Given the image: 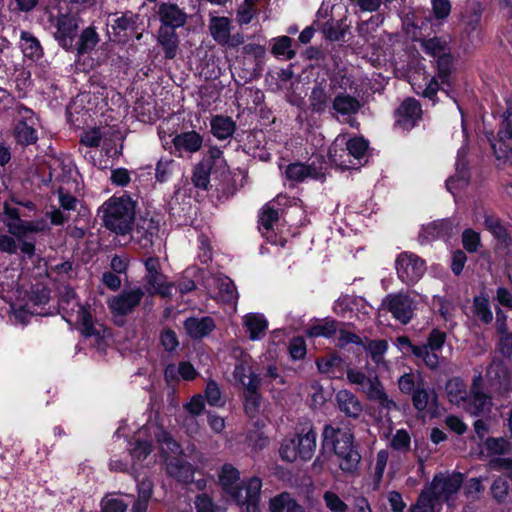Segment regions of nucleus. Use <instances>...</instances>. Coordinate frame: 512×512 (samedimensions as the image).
Instances as JSON below:
<instances>
[{"label":"nucleus","instance_id":"f257e3e1","mask_svg":"<svg viewBox=\"0 0 512 512\" xmlns=\"http://www.w3.org/2000/svg\"><path fill=\"white\" fill-rule=\"evenodd\" d=\"M323 438L325 443L332 444L341 471L346 475H355L359 469L361 456L353 445L350 431L326 425Z\"/></svg>","mask_w":512,"mask_h":512},{"label":"nucleus","instance_id":"f03ea898","mask_svg":"<svg viewBox=\"0 0 512 512\" xmlns=\"http://www.w3.org/2000/svg\"><path fill=\"white\" fill-rule=\"evenodd\" d=\"M346 375L352 385H356L360 392L365 394L369 400L378 403L381 409L387 413L399 409L396 402L386 393L376 372L371 368H348Z\"/></svg>","mask_w":512,"mask_h":512},{"label":"nucleus","instance_id":"7ed1b4c3","mask_svg":"<svg viewBox=\"0 0 512 512\" xmlns=\"http://www.w3.org/2000/svg\"><path fill=\"white\" fill-rule=\"evenodd\" d=\"M152 434L159 444L163 457H167L169 453L177 454L179 452L178 443L162 427L149 423L136 434L135 446L130 450L133 460L142 461L150 454Z\"/></svg>","mask_w":512,"mask_h":512},{"label":"nucleus","instance_id":"20e7f679","mask_svg":"<svg viewBox=\"0 0 512 512\" xmlns=\"http://www.w3.org/2000/svg\"><path fill=\"white\" fill-rule=\"evenodd\" d=\"M218 482L223 491L235 502L255 499L261 492L262 481L257 477L250 478L243 485L240 483V472L232 464H224L218 472Z\"/></svg>","mask_w":512,"mask_h":512},{"label":"nucleus","instance_id":"39448f33","mask_svg":"<svg viewBox=\"0 0 512 512\" xmlns=\"http://www.w3.org/2000/svg\"><path fill=\"white\" fill-rule=\"evenodd\" d=\"M482 377L478 375L474 378L470 389L469 397H465L466 392L464 384L457 380H451L447 384L448 395L451 402L460 404L471 415H479L489 411L491 406V398L481 391Z\"/></svg>","mask_w":512,"mask_h":512},{"label":"nucleus","instance_id":"423d86ee","mask_svg":"<svg viewBox=\"0 0 512 512\" xmlns=\"http://www.w3.org/2000/svg\"><path fill=\"white\" fill-rule=\"evenodd\" d=\"M134 216V202L127 196L112 197L103 205L104 224L117 234L125 235L131 231Z\"/></svg>","mask_w":512,"mask_h":512},{"label":"nucleus","instance_id":"0eeeda50","mask_svg":"<svg viewBox=\"0 0 512 512\" xmlns=\"http://www.w3.org/2000/svg\"><path fill=\"white\" fill-rule=\"evenodd\" d=\"M368 149V142L362 137L347 139L346 135H338L330 148V157L332 161L344 168H353L356 163L343 158L344 155L351 156L355 160L360 161L365 157Z\"/></svg>","mask_w":512,"mask_h":512},{"label":"nucleus","instance_id":"6e6552de","mask_svg":"<svg viewBox=\"0 0 512 512\" xmlns=\"http://www.w3.org/2000/svg\"><path fill=\"white\" fill-rule=\"evenodd\" d=\"M63 311L75 312V321L80 322L81 332L85 337H95L96 340L106 337L107 331L101 324H94L91 315L76 300L75 292L67 289L65 296L60 301Z\"/></svg>","mask_w":512,"mask_h":512},{"label":"nucleus","instance_id":"1a4fd4ad","mask_svg":"<svg viewBox=\"0 0 512 512\" xmlns=\"http://www.w3.org/2000/svg\"><path fill=\"white\" fill-rule=\"evenodd\" d=\"M462 483L463 477L460 473H440L424 491L429 493L434 502H446L451 505Z\"/></svg>","mask_w":512,"mask_h":512},{"label":"nucleus","instance_id":"9d476101","mask_svg":"<svg viewBox=\"0 0 512 512\" xmlns=\"http://www.w3.org/2000/svg\"><path fill=\"white\" fill-rule=\"evenodd\" d=\"M492 149L497 160L512 165V96L507 100V111Z\"/></svg>","mask_w":512,"mask_h":512},{"label":"nucleus","instance_id":"9b49d317","mask_svg":"<svg viewBox=\"0 0 512 512\" xmlns=\"http://www.w3.org/2000/svg\"><path fill=\"white\" fill-rule=\"evenodd\" d=\"M395 267L400 280L408 285L418 282L425 272L424 261L410 252L398 255Z\"/></svg>","mask_w":512,"mask_h":512},{"label":"nucleus","instance_id":"f8f14e48","mask_svg":"<svg viewBox=\"0 0 512 512\" xmlns=\"http://www.w3.org/2000/svg\"><path fill=\"white\" fill-rule=\"evenodd\" d=\"M36 125L34 112L26 107H18L14 127L16 141L22 145L34 144L38 139Z\"/></svg>","mask_w":512,"mask_h":512},{"label":"nucleus","instance_id":"ddd939ff","mask_svg":"<svg viewBox=\"0 0 512 512\" xmlns=\"http://www.w3.org/2000/svg\"><path fill=\"white\" fill-rule=\"evenodd\" d=\"M144 297L141 288L123 290L118 295L108 299V307L114 316H125L132 313L138 307Z\"/></svg>","mask_w":512,"mask_h":512},{"label":"nucleus","instance_id":"4468645a","mask_svg":"<svg viewBox=\"0 0 512 512\" xmlns=\"http://www.w3.org/2000/svg\"><path fill=\"white\" fill-rule=\"evenodd\" d=\"M388 311L402 324H408L416 309L415 301L407 294H389L383 300Z\"/></svg>","mask_w":512,"mask_h":512},{"label":"nucleus","instance_id":"2eb2a0df","mask_svg":"<svg viewBox=\"0 0 512 512\" xmlns=\"http://www.w3.org/2000/svg\"><path fill=\"white\" fill-rule=\"evenodd\" d=\"M437 70V76L432 77L429 80L422 93L424 97H427L429 99H433L436 96L438 90L440 89L438 79L441 80V84L443 86H451L450 74L452 71V58L449 53L437 58ZM441 89L445 91L447 95H449L448 91L445 90L444 87H441Z\"/></svg>","mask_w":512,"mask_h":512},{"label":"nucleus","instance_id":"dca6fc26","mask_svg":"<svg viewBox=\"0 0 512 512\" xmlns=\"http://www.w3.org/2000/svg\"><path fill=\"white\" fill-rule=\"evenodd\" d=\"M146 276L145 279L148 283V292L152 295L159 294L162 297L171 295L170 284L166 283L165 276L160 272L159 259L156 257H149L145 261Z\"/></svg>","mask_w":512,"mask_h":512},{"label":"nucleus","instance_id":"f3484780","mask_svg":"<svg viewBox=\"0 0 512 512\" xmlns=\"http://www.w3.org/2000/svg\"><path fill=\"white\" fill-rule=\"evenodd\" d=\"M160 229L158 220L153 217H140L135 228H131L132 239L138 243L142 248H147L153 244V240L157 237Z\"/></svg>","mask_w":512,"mask_h":512},{"label":"nucleus","instance_id":"a211bd4d","mask_svg":"<svg viewBox=\"0 0 512 512\" xmlns=\"http://www.w3.org/2000/svg\"><path fill=\"white\" fill-rule=\"evenodd\" d=\"M79 22L73 15H61L56 21L55 38L66 50L73 47V42L78 35Z\"/></svg>","mask_w":512,"mask_h":512},{"label":"nucleus","instance_id":"6ab92c4d","mask_svg":"<svg viewBox=\"0 0 512 512\" xmlns=\"http://www.w3.org/2000/svg\"><path fill=\"white\" fill-rule=\"evenodd\" d=\"M206 287L211 293L212 297L218 301L230 303L238 298L236 287L232 280L226 276H214L208 279Z\"/></svg>","mask_w":512,"mask_h":512},{"label":"nucleus","instance_id":"aec40b11","mask_svg":"<svg viewBox=\"0 0 512 512\" xmlns=\"http://www.w3.org/2000/svg\"><path fill=\"white\" fill-rule=\"evenodd\" d=\"M361 108L359 100L347 93H339L332 101V115L347 118L352 127H356L357 122L352 116L358 113Z\"/></svg>","mask_w":512,"mask_h":512},{"label":"nucleus","instance_id":"412c9836","mask_svg":"<svg viewBox=\"0 0 512 512\" xmlns=\"http://www.w3.org/2000/svg\"><path fill=\"white\" fill-rule=\"evenodd\" d=\"M285 176L292 182H303L306 179L323 180L325 172L321 167H316L314 163L305 165L295 162L289 164L285 169Z\"/></svg>","mask_w":512,"mask_h":512},{"label":"nucleus","instance_id":"4be33fe9","mask_svg":"<svg viewBox=\"0 0 512 512\" xmlns=\"http://www.w3.org/2000/svg\"><path fill=\"white\" fill-rule=\"evenodd\" d=\"M397 124L403 129H412L422 116V109L420 103L413 98H408L402 102L397 109Z\"/></svg>","mask_w":512,"mask_h":512},{"label":"nucleus","instance_id":"5701e85b","mask_svg":"<svg viewBox=\"0 0 512 512\" xmlns=\"http://www.w3.org/2000/svg\"><path fill=\"white\" fill-rule=\"evenodd\" d=\"M158 15L162 23L161 27H170L174 30L182 27L187 19L186 14L176 4L172 3L160 4Z\"/></svg>","mask_w":512,"mask_h":512},{"label":"nucleus","instance_id":"b1692460","mask_svg":"<svg viewBox=\"0 0 512 512\" xmlns=\"http://www.w3.org/2000/svg\"><path fill=\"white\" fill-rule=\"evenodd\" d=\"M179 453L180 451L176 455ZM174 455L169 453L167 457H164L167 461V472L179 482H191L194 475V467L188 462L173 457Z\"/></svg>","mask_w":512,"mask_h":512},{"label":"nucleus","instance_id":"393cba45","mask_svg":"<svg viewBox=\"0 0 512 512\" xmlns=\"http://www.w3.org/2000/svg\"><path fill=\"white\" fill-rule=\"evenodd\" d=\"M437 393L433 388L418 382V386L412 394V403L416 410H432L437 407Z\"/></svg>","mask_w":512,"mask_h":512},{"label":"nucleus","instance_id":"a878e982","mask_svg":"<svg viewBox=\"0 0 512 512\" xmlns=\"http://www.w3.org/2000/svg\"><path fill=\"white\" fill-rule=\"evenodd\" d=\"M458 223L451 219L434 221L423 228L422 236L427 240L450 237L457 232Z\"/></svg>","mask_w":512,"mask_h":512},{"label":"nucleus","instance_id":"bb28decb","mask_svg":"<svg viewBox=\"0 0 512 512\" xmlns=\"http://www.w3.org/2000/svg\"><path fill=\"white\" fill-rule=\"evenodd\" d=\"M203 138L196 131H188L176 135L173 138V145L175 150L182 153H195L202 147Z\"/></svg>","mask_w":512,"mask_h":512},{"label":"nucleus","instance_id":"cd10ccee","mask_svg":"<svg viewBox=\"0 0 512 512\" xmlns=\"http://www.w3.org/2000/svg\"><path fill=\"white\" fill-rule=\"evenodd\" d=\"M338 407L347 417L358 418L363 406L359 399L348 390H340L336 395Z\"/></svg>","mask_w":512,"mask_h":512},{"label":"nucleus","instance_id":"c85d7f7f","mask_svg":"<svg viewBox=\"0 0 512 512\" xmlns=\"http://www.w3.org/2000/svg\"><path fill=\"white\" fill-rule=\"evenodd\" d=\"M233 376L235 381L240 383L244 389H247V382L250 380L253 382L255 380L256 384H260L259 376L252 371L250 356L242 352L240 359L235 364Z\"/></svg>","mask_w":512,"mask_h":512},{"label":"nucleus","instance_id":"c756f323","mask_svg":"<svg viewBox=\"0 0 512 512\" xmlns=\"http://www.w3.org/2000/svg\"><path fill=\"white\" fill-rule=\"evenodd\" d=\"M299 458L309 460L312 458L316 449V432L312 426L302 429L301 433L295 436Z\"/></svg>","mask_w":512,"mask_h":512},{"label":"nucleus","instance_id":"7c9ffc66","mask_svg":"<svg viewBox=\"0 0 512 512\" xmlns=\"http://www.w3.org/2000/svg\"><path fill=\"white\" fill-rule=\"evenodd\" d=\"M184 328L191 338L201 339L215 328V323L211 317H191L184 322Z\"/></svg>","mask_w":512,"mask_h":512},{"label":"nucleus","instance_id":"2f4dec72","mask_svg":"<svg viewBox=\"0 0 512 512\" xmlns=\"http://www.w3.org/2000/svg\"><path fill=\"white\" fill-rule=\"evenodd\" d=\"M209 29L212 38L220 43L227 44L230 40L231 20L227 17H211Z\"/></svg>","mask_w":512,"mask_h":512},{"label":"nucleus","instance_id":"473e14b6","mask_svg":"<svg viewBox=\"0 0 512 512\" xmlns=\"http://www.w3.org/2000/svg\"><path fill=\"white\" fill-rule=\"evenodd\" d=\"M158 42L162 46L166 58L173 59L176 56L179 39L174 29L170 27H160L158 31Z\"/></svg>","mask_w":512,"mask_h":512},{"label":"nucleus","instance_id":"72a5a7b5","mask_svg":"<svg viewBox=\"0 0 512 512\" xmlns=\"http://www.w3.org/2000/svg\"><path fill=\"white\" fill-rule=\"evenodd\" d=\"M268 509L270 512H303L302 507L286 492L271 498Z\"/></svg>","mask_w":512,"mask_h":512},{"label":"nucleus","instance_id":"f704fd0d","mask_svg":"<svg viewBox=\"0 0 512 512\" xmlns=\"http://www.w3.org/2000/svg\"><path fill=\"white\" fill-rule=\"evenodd\" d=\"M210 125L213 135L220 140L231 137L236 128V124L232 118L223 115L214 116L211 119Z\"/></svg>","mask_w":512,"mask_h":512},{"label":"nucleus","instance_id":"c9c22d12","mask_svg":"<svg viewBox=\"0 0 512 512\" xmlns=\"http://www.w3.org/2000/svg\"><path fill=\"white\" fill-rule=\"evenodd\" d=\"M267 325V320L261 314L251 313L244 317V326L249 332V338L253 341L264 336Z\"/></svg>","mask_w":512,"mask_h":512},{"label":"nucleus","instance_id":"e433bc0d","mask_svg":"<svg viewBox=\"0 0 512 512\" xmlns=\"http://www.w3.org/2000/svg\"><path fill=\"white\" fill-rule=\"evenodd\" d=\"M465 153L464 149L458 151L456 174L450 177L446 182L447 189L453 194L456 189L462 188L468 184L466 164L461 160V157H464Z\"/></svg>","mask_w":512,"mask_h":512},{"label":"nucleus","instance_id":"4c0bfd02","mask_svg":"<svg viewBox=\"0 0 512 512\" xmlns=\"http://www.w3.org/2000/svg\"><path fill=\"white\" fill-rule=\"evenodd\" d=\"M20 48L25 57L38 59L42 55L40 42L29 32L22 31L20 36Z\"/></svg>","mask_w":512,"mask_h":512},{"label":"nucleus","instance_id":"58836bf2","mask_svg":"<svg viewBox=\"0 0 512 512\" xmlns=\"http://www.w3.org/2000/svg\"><path fill=\"white\" fill-rule=\"evenodd\" d=\"M473 313L484 324H489L493 320V313L490 308V302L485 294H481L473 300Z\"/></svg>","mask_w":512,"mask_h":512},{"label":"nucleus","instance_id":"ea45409f","mask_svg":"<svg viewBox=\"0 0 512 512\" xmlns=\"http://www.w3.org/2000/svg\"><path fill=\"white\" fill-rule=\"evenodd\" d=\"M260 384H256L254 381L247 382V389L245 390V411L247 414L253 416L259 408L260 405V394L258 393Z\"/></svg>","mask_w":512,"mask_h":512},{"label":"nucleus","instance_id":"a19ab883","mask_svg":"<svg viewBox=\"0 0 512 512\" xmlns=\"http://www.w3.org/2000/svg\"><path fill=\"white\" fill-rule=\"evenodd\" d=\"M482 9L478 3H470L462 14V22L467 31L475 30L481 20Z\"/></svg>","mask_w":512,"mask_h":512},{"label":"nucleus","instance_id":"79ce46f5","mask_svg":"<svg viewBox=\"0 0 512 512\" xmlns=\"http://www.w3.org/2000/svg\"><path fill=\"white\" fill-rule=\"evenodd\" d=\"M272 53L285 60H291L296 52L292 49V39L288 36H280L273 39Z\"/></svg>","mask_w":512,"mask_h":512},{"label":"nucleus","instance_id":"37998d69","mask_svg":"<svg viewBox=\"0 0 512 512\" xmlns=\"http://www.w3.org/2000/svg\"><path fill=\"white\" fill-rule=\"evenodd\" d=\"M413 355L420 359L426 367L431 370H436L440 366V357L437 351L419 345L418 347L413 348Z\"/></svg>","mask_w":512,"mask_h":512},{"label":"nucleus","instance_id":"c03bdc74","mask_svg":"<svg viewBox=\"0 0 512 512\" xmlns=\"http://www.w3.org/2000/svg\"><path fill=\"white\" fill-rule=\"evenodd\" d=\"M137 20L138 16L131 12L125 13L121 17L114 19L113 23L110 25L114 36H121L122 32L133 30L136 26Z\"/></svg>","mask_w":512,"mask_h":512},{"label":"nucleus","instance_id":"a18cd8bd","mask_svg":"<svg viewBox=\"0 0 512 512\" xmlns=\"http://www.w3.org/2000/svg\"><path fill=\"white\" fill-rule=\"evenodd\" d=\"M421 46L432 57L438 58L448 53L447 42L438 37L423 39Z\"/></svg>","mask_w":512,"mask_h":512},{"label":"nucleus","instance_id":"49530a36","mask_svg":"<svg viewBox=\"0 0 512 512\" xmlns=\"http://www.w3.org/2000/svg\"><path fill=\"white\" fill-rule=\"evenodd\" d=\"M329 96L325 89L321 86H316L312 89L309 97L310 108L313 112L322 113L327 108Z\"/></svg>","mask_w":512,"mask_h":512},{"label":"nucleus","instance_id":"de8ad7c7","mask_svg":"<svg viewBox=\"0 0 512 512\" xmlns=\"http://www.w3.org/2000/svg\"><path fill=\"white\" fill-rule=\"evenodd\" d=\"M338 323L334 320H325L311 326L307 334L310 337H332L337 331Z\"/></svg>","mask_w":512,"mask_h":512},{"label":"nucleus","instance_id":"09e8293b","mask_svg":"<svg viewBox=\"0 0 512 512\" xmlns=\"http://www.w3.org/2000/svg\"><path fill=\"white\" fill-rule=\"evenodd\" d=\"M390 446L400 453H407L411 448V437L405 429L397 430L390 440Z\"/></svg>","mask_w":512,"mask_h":512},{"label":"nucleus","instance_id":"8fccbe9b","mask_svg":"<svg viewBox=\"0 0 512 512\" xmlns=\"http://www.w3.org/2000/svg\"><path fill=\"white\" fill-rule=\"evenodd\" d=\"M278 218V211L271 206V203H267L264 205L259 215L260 230L268 232L272 229L273 224L278 221Z\"/></svg>","mask_w":512,"mask_h":512},{"label":"nucleus","instance_id":"3c124183","mask_svg":"<svg viewBox=\"0 0 512 512\" xmlns=\"http://www.w3.org/2000/svg\"><path fill=\"white\" fill-rule=\"evenodd\" d=\"M279 453L281 458L287 462H293L299 457L295 436L283 440Z\"/></svg>","mask_w":512,"mask_h":512},{"label":"nucleus","instance_id":"603ef678","mask_svg":"<svg viewBox=\"0 0 512 512\" xmlns=\"http://www.w3.org/2000/svg\"><path fill=\"white\" fill-rule=\"evenodd\" d=\"M370 357L376 364L383 362L384 354L388 349V343L386 340H372L366 345Z\"/></svg>","mask_w":512,"mask_h":512},{"label":"nucleus","instance_id":"864d4df0","mask_svg":"<svg viewBox=\"0 0 512 512\" xmlns=\"http://www.w3.org/2000/svg\"><path fill=\"white\" fill-rule=\"evenodd\" d=\"M418 382L424 383L419 373H405L398 380L399 389L405 394H413Z\"/></svg>","mask_w":512,"mask_h":512},{"label":"nucleus","instance_id":"5fc2aeb1","mask_svg":"<svg viewBox=\"0 0 512 512\" xmlns=\"http://www.w3.org/2000/svg\"><path fill=\"white\" fill-rule=\"evenodd\" d=\"M98 43V35L91 27L86 28L80 35L78 52L80 54L92 50Z\"/></svg>","mask_w":512,"mask_h":512},{"label":"nucleus","instance_id":"6e6d98bb","mask_svg":"<svg viewBox=\"0 0 512 512\" xmlns=\"http://www.w3.org/2000/svg\"><path fill=\"white\" fill-rule=\"evenodd\" d=\"M325 506L331 512H347L348 505L333 491H325L323 494Z\"/></svg>","mask_w":512,"mask_h":512},{"label":"nucleus","instance_id":"4d7b16f0","mask_svg":"<svg viewBox=\"0 0 512 512\" xmlns=\"http://www.w3.org/2000/svg\"><path fill=\"white\" fill-rule=\"evenodd\" d=\"M205 397L211 406H223L224 400L222 399V392L218 384L214 380L207 382L205 389Z\"/></svg>","mask_w":512,"mask_h":512},{"label":"nucleus","instance_id":"13d9d810","mask_svg":"<svg viewBox=\"0 0 512 512\" xmlns=\"http://www.w3.org/2000/svg\"><path fill=\"white\" fill-rule=\"evenodd\" d=\"M509 489L510 487L508 482L501 477L495 479L491 486L492 495L494 499L499 503L507 501L509 496Z\"/></svg>","mask_w":512,"mask_h":512},{"label":"nucleus","instance_id":"bf43d9fd","mask_svg":"<svg viewBox=\"0 0 512 512\" xmlns=\"http://www.w3.org/2000/svg\"><path fill=\"white\" fill-rule=\"evenodd\" d=\"M3 222L6 225L8 232L16 238L21 239L27 235V221H24L21 218H16L4 219Z\"/></svg>","mask_w":512,"mask_h":512},{"label":"nucleus","instance_id":"052dcab7","mask_svg":"<svg viewBox=\"0 0 512 512\" xmlns=\"http://www.w3.org/2000/svg\"><path fill=\"white\" fill-rule=\"evenodd\" d=\"M435 502L424 490L419 495L417 502L411 506L408 512H434Z\"/></svg>","mask_w":512,"mask_h":512},{"label":"nucleus","instance_id":"680f3d73","mask_svg":"<svg viewBox=\"0 0 512 512\" xmlns=\"http://www.w3.org/2000/svg\"><path fill=\"white\" fill-rule=\"evenodd\" d=\"M446 342V334L438 329H433L428 335L427 342L422 346L434 351H440Z\"/></svg>","mask_w":512,"mask_h":512},{"label":"nucleus","instance_id":"e2e57ef3","mask_svg":"<svg viewBox=\"0 0 512 512\" xmlns=\"http://www.w3.org/2000/svg\"><path fill=\"white\" fill-rule=\"evenodd\" d=\"M462 243L468 252H476L480 245V235L472 229H466L462 234Z\"/></svg>","mask_w":512,"mask_h":512},{"label":"nucleus","instance_id":"0e129e2a","mask_svg":"<svg viewBox=\"0 0 512 512\" xmlns=\"http://www.w3.org/2000/svg\"><path fill=\"white\" fill-rule=\"evenodd\" d=\"M176 163L172 159H161L157 163L156 167V178L160 182H165L168 177L172 174Z\"/></svg>","mask_w":512,"mask_h":512},{"label":"nucleus","instance_id":"69168bd1","mask_svg":"<svg viewBox=\"0 0 512 512\" xmlns=\"http://www.w3.org/2000/svg\"><path fill=\"white\" fill-rule=\"evenodd\" d=\"M194 504L197 512H218L212 498L205 493L197 495Z\"/></svg>","mask_w":512,"mask_h":512},{"label":"nucleus","instance_id":"338daca9","mask_svg":"<svg viewBox=\"0 0 512 512\" xmlns=\"http://www.w3.org/2000/svg\"><path fill=\"white\" fill-rule=\"evenodd\" d=\"M433 15L436 19H445L450 15L451 3L449 0H431Z\"/></svg>","mask_w":512,"mask_h":512},{"label":"nucleus","instance_id":"774afa93","mask_svg":"<svg viewBox=\"0 0 512 512\" xmlns=\"http://www.w3.org/2000/svg\"><path fill=\"white\" fill-rule=\"evenodd\" d=\"M255 14H256L255 7L244 2L242 5L239 6V8L237 10L236 21L240 25L249 24L252 21Z\"/></svg>","mask_w":512,"mask_h":512}]
</instances>
